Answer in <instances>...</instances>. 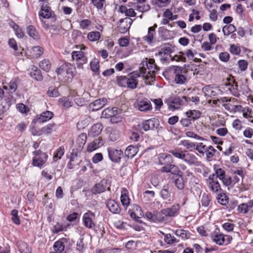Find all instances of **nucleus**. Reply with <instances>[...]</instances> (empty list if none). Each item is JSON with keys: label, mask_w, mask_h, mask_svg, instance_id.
<instances>
[{"label": "nucleus", "mask_w": 253, "mask_h": 253, "mask_svg": "<svg viewBox=\"0 0 253 253\" xmlns=\"http://www.w3.org/2000/svg\"><path fill=\"white\" fill-rule=\"evenodd\" d=\"M138 148L133 145L128 146L125 151V155L128 158H132L138 152Z\"/></svg>", "instance_id": "nucleus-28"}, {"label": "nucleus", "mask_w": 253, "mask_h": 253, "mask_svg": "<svg viewBox=\"0 0 253 253\" xmlns=\"http://www.w3.org/2000/svg\"><path fill=\"white\" fill-rule=\"evenodd\" d=\"M95 214L90 211L84 213L83 217L84 225L87 228L92 229L95 227V223L94 221Z\"/></svg>", "instance_id": "nucleus-9"}, {"label": "nucleus", "mask_w": 253, "mask_h": 253, "mask_svg": "<svg viewBox=\"0 0 253 253\" xmlns=\"http://www.w3.org/2000/svg\"><path fill=\"white\" fill-rule=\"evenodd\" d=\"M162 171L163 172H170L171 174L175 175V176L182 173L177 166L171 164H170L167 166H164L162 168Z\"/></svg>", "instance_id": "nucleus-16"}, {"label": "nucleus", "mask_w": 253, "mask_h": 253, "mask_svg": "<svg viewBox=\"0 0 253 253\" xmlns=\"http://www.w3.org/2000/svg\"><path fill=\"white\" fill-rule=\"evenodd\" d=\"M103 126L100 123H96L93 125L89 131V135L92 136H98L102 131Z\"/></svg>", "instance_id": "nucleus-25"}, {"label": "nucleus", "mask_w": 253, "mask_h": 253, "mask_svg": "<svg viewBox=\"0 0 253 253\" xmlns=\"http://www.w3.org/2000/svg\"><path fill=\"white\" fill-rule=\"evenodd\" d=\"M3 87L4 89L8 90L11 93L15 92L17 88V80L15 79L12 80L6 85H3Z\"/></svg>", "instance_id": "nucleus-29"}, {"label": "nucleus", "mask_w": 253, "mask_h": 253, "mask_svg": "<svg viewBox=\"0 0 253 253\" xmlns=\"http://www.w3.org/2000/svg\"><path fill=\"white\" fill-rule=\"evenodd\" d=\"M100 38V34L98 31L90 32L87 35V39L91 42L97 41L99 40Z\"/></svg>", "instance_id": "nucleus-43"}, {"label": "nucleus", "mask_w": 253, "mask_h": 253, "mask_svg": "<svg viewBox=\"0 0 253 253\" xmlns=\"http://www.w3.org/2000/svg\"><path fill=\"white\" fill-rule=\"evenodd\" d=\"M132 19L128 17L122 18L120 20L119 25L118 27V31L121 33H125L128 31L132 23Z\"/></svg>", "instance_id": "nucleus-11"}, {"label": "nucleus", "mask_w": 253, "mask_h": 253, "mask_svg": "<svg viewBox=\"0 0 253 253\" xmlns=\"http://www.w3.org/2000/svg\"><path fill=\"white\" fill-rule=\"evenodd\" d=\"M186 151H182L180 150H171L169 151L176 158L183 160Z\"/></svg>", "instance_id": "nucleus-46"}, {"label": "nucleus", "mask_w": 253, "mask_h": 253, "mask_svg": "<svg viewBox=\"0 0 253 253\" xmlns=\"http://www.w3.org/2000/svg\"><path fill=\"white\" fill-rule=\"evenodd\" d=\"M162 210L160 211H155V221L164 222L167 220V218L164 213H162Z\"/></svg>", "instance_id": "nucleus-45"}, {"label": "nucleus", "mask_w": 253, "mask_h": 253, "mask_svg": "<svg viewBox=\"0 0 253 253\" xmlns=\"http://www.w3.org/2000/svg\"><path fill=\"white\" fill-rule=\"evenodd\" d=\"M11 220L15 224L19 225L20 224V220L18 216V211L16 210H13L11 212Z\"/></svg>", "instance_id": "nucleus-58"}, {"label": "nucleus", "mask_w": 253, "mask_h": 253, "mask_svg": "<svg viewBox=\"0 0 253 253\" xmlns=\"http://www.w3.org/2000/svg\"><path fill=\"white\" fill-rule=\"evenodd\" d=\"M156 27L157 25L155 24L154 26L149 28L147 35L144 37V40L147 42L151 43L154 40V35L155 34V27Z\"/></svg>", "instance_id": "nucleus-31"}, {"label": "nucleus", "mask_w": 253, "mask_h": 253, "mask_svg": "<svg viewBox=\"0 0 253 253\" xmlns=\"http://www.w3.org/2000/svg\"><path fill=\"white\" fill-rule=\"evenodd\" d=\"M179 209V205L178 204H174L170 208H167L162 209V213H164L167 217H173L178 214Z\"/></svg>", "instance_id": "nucleus-13"}, {"label": "nucleus", "mask_w": 253, "mask_h": 253, "mask_svg": "<svg viewBox=\"0 0 253 253\" xmlns=\"http://www.w3.org/2000/svg\"><path fill=\"white\" fill-rule=\"evenodd\" d=\"M179 145H181L184 146L187 149L194 148L196 146V143L191 142L190 141L187 140L181 141Z\"/></svg>", "instance_id": "nucleus-62"}, {"label": "nucleus", "mask_w": 253, "mask_h": 253, "mask_svg": "<svg viewBox=\"0 0 253 253\" xmlns=\"http://www.w3.org/2000/svg\"><path fill=\"white\" fill-rule=\"evenodd\" d=\"M217 152L212 146H209L206 150L207 159L209 162L211 161L213 159V156Z\"/></svg>", "instance_id": "nucleus-36"}, {"label": "nucleus", "mask_w": 253, "mask_h": 253, "mask_svg": "<svg viewBox=\"0 0 253 253\" xmlns=\"http://www.w3.org/2000/svg\"><path fill=\"white\" fill-rule=\"evenodd\" d=\"M39 16L40 18L41 17L47 19L50 18L51 16V12L50 8L47 6H42L39 12Z\"/></svg>", "instance_id": "nucleus-37"}, {"label": "nucleus", "mask_w": 253, "mask_h": 253, "mask_svg": "<svg viewBox=\"0 0 253 253\" xmlns=\"http://www.w3.org/2000/svg\"><path fill=\"white\" fill-rule=\"evenodd\" d=\"M59 105L63 107L64 109H68L73 105L72 102L70 101L69 98L63 97L59 100Z\"/></svg>", "instance_id": "nucleus-41"}, {"label": "nucleus", "mask_w": 253, "mask_h": 253, "mask_svg": "<svg viewBox=\"0 0 253 253\" xmlns=\"http://www.w3.org/2000/svg\"><path fill=\"white\" fill-rule=\"evenodd\" d=\"M138 108L139 111H148L152 109V105L149 101L144 100L141 101L138 104Z\"/></svg>", "instance_id": "nucleus-40"}, {"label": "nucleus", "mask_w": 253, "mask_h": 253, "mask_svg": "<svg viewBox=\"0 0 253 253\" xmlns=\"http://www.w3.org/2000/svg\"><path fill=\"white\" fill-rule=\"evenodd\" d=\"M196 146V147L195 149L200 154H204V151L206 152V150L208 147L206 146V145H204L203 143H197Z\"/></svg>", "instance_id": "nucleus-64"}, {"label": "nucleus", "mask_w": 253, "mask_h": 253, "mask_svg": "<svg viewBox=\"0 0 253 253\" xmlns=\"http://www.w3.org/2000/svg\"><path fill=\"white\" fill-rule=\"evenodd\" d=\"M174 46L170 44H165L158 52L159 55L169 54L174 51Z\"/></svg>", "instance_id": "nucleus-30"}, {"label": "nucleus", "mask_w": 253, "mask_h": 253, "mask_svg": "<svg viewBox=\"0 0 253 253\" xmlns=\"http://www.w3.org/2000/svg\"><path fill=\"white\" fill-rule=\"evenodd\" d=\"M90 69L94 72L99 71V61L96 58H94L90 63Z\"/></svg>", "instance_id": "nucleus-55"}, {"label": "nucleus", "mask_w": 253, "mask_h": 253, "mask_svg": "<svg viewBox=\"0 0 253 253\" xmlns=\"http://www.w3.org/2000/svg\"><path fill=\"white\" fill-rule=\"evenodd\" d=\"M87 135L86 133H83L78 136L76 140V150L77 152L81 151L86 142Z\"/></svg>", "instance_id": "nucleus-22"}, {"label": "nucleus", "mask_w": 253, "mask_h": 253, "mask_svg": "<svg viewBox=\"0 0 253 253\" xmlns=\"http://www.w3.org/2000/svg\"><path fill=\"white\" fill-rule=\"evenodd\" d=\"M117 84L121 87H126L128 82V77L125 76L117 77Z\"/></svg>", "instance_id": "nucleus-44"}, {"label": "nucleus", "mask_w": 253, "mask_h": 253, "mask_svg": "<svg viewBox=\"0 0 253 253\" xmlns=\"http://www.w3.org/2000/svg\"><path fill=\"white\" fill-rule=\"evenodd\" d=\"M40 67L45 71H48L51 67V64L49 63V60L46 59H44L42 60L39 63Z\"/></svg>", "instance_id": "nucleus-48"}, {"label": "nucleus", "mask_w": 253, "mask_h": 253, "mask_svg": "<svg viewBox=\"0 0 253 253\" xmlns=\"http://www.w3.org/2000/svg\"><path fill=\"white\" fill-rule=\"evenodd\" d=\"M106 205L111 212L115 214L120 213L121 208L115 200L112 199L108 200L106 203Z\"/></svg>", "instance_id": "nucleus-18"}, {"label": "nucleus", "mask_w": 253, "mask_h": 253, "mask_svg": "<svg viewBox=\"0 0 253 253\" xmlns=\"http://www.w3.org/2000/svg\"><path fill=\"white\" fill-rule=\"evenodd\" d=\"M105 2V0H91V3L98 10L103 9Z\"/></svg>", "instance_id": "nucleus-57"}, {"label": "nucleus", "mask_w": 253, "mask_h": 253, "mask_svg": "<svg viewBox=\"0 0 253 253\" xmlns=\"http://www.w3.org/2000/svg\"><path fill=\"white\" fill-rule=\"evenodd\" d=\"M57 73L60 78L65 82H71L75 75V68L69 63H65L61 65L57 70Z\"/></svg>", "instance_id": "nucleus-1"}, {"label": "nucleus", "mask_w": 253, "mask_h": 253, "mask_svg": "<svg viewBox=\"0 0 253 253\" xmlns=\"http://www.w3.org/2000/svg\"><path fill=\"white\" fill-rule=\"evenodd\" d=\"M47 94L49 96L55 97L59 96V94L57 89L50 87L47 91Z\"/></svg>", "instance_id": "nucleus-63"}, {"label": "nucleus", "mask_w": 253, "mask_h": 253, "mask_svg": "<svg viewBox=\"0 0 253 253\" xmlns=\"http://www.w3.org/2000/svg\"><path fill=\"white\" fill-rule=\"evenodd\" d=\"M66 230V228L65 226L62 224L57 222L55 225H54L52 230V233L53 234H56L61 231H64Z\"/></svg>", "instance_id": "nucleus-50"}, {"label": "nucleus", "mask_w": 253, "mask_h": 253, "mask_svg": "<svg viewBox=\"0 0 253 253\" xmlns=\"http://www.w3.org/2000/svg\"><path fill=\"white\" fill-rule=\"evenodd\" d=\"M107 151L109 158L112 162L119 163L121 162V160L124 155L123 151L112 147H108Z\"/></svg>", "instance_id": "nucleus-7"}, {"label": "nucleus", "mask_w": 253, "mask_h": 253, "mask_svg": "<svg viewBox=\"0 0 253 253\" xmlns=\"http://www.w3.org/2000/svg\"><path fill=\"white\" fill-rule=\"evenodd\" d=\"M236 31V28L233 24H229L224 26L222 28V32L224 35L229 36L230 34Z\"/></svg>", "instance_id": "nucleus-42"}, {"label": "nucleus", "mask_w": 253, "mask_h": 253, "mask_svg": "<svg viewBox=\"0 0 253 253\" xmlns=\"http://www.w3.org/2000/svg\"><path fill=\"white\" fill-rule=\"evenodd\" d=\"M183 161L189 165H194L195 166H199L201 162L198 161L196 156L192 153H188L186 151Z\"/></svg>", "instance_id": "nucleus-15"}, {"label": "nucleus", "mask_w": 253, "mask_h": 253, "mask_svg": "<svg viewBox=\"0 0 253 253\" xmlns=\"http://www.w3.org/2000/svg\"><path fill=\"white\" fill-rule=\"evenodd\" d=\"M71 245L70 238L65 235V237L60 238L56 241L53 245V249L55 251L62 253L65 249H68Z\"/></svg>", "instance_id": "nucleus-6"}, {"label": "nucleus", "mask_w": 253, "mask_h": 253, "mask_svg": "<svg viewBox=\"0 0 253 253\" xmlns=\"http://www.w3.org/2000/svg\"><path fill=\"white\" fill-rule=\"evenodd\" d=\"M43 53V49L40 46H35L32 47L31 53L35 58H38L42 56Z\"/></svg>", "instance_id": "nucleus-38"}, {"label": "nucleus", "mask_w": 253, "mask_h": 253, "mask_svg": "<svg viewBox=\"0 0 253 253\" xmlns=\"http://www.w3.org/2000/svg\"><path fill=\"white\" fill-rule=\"evenodd\" d=\"M91 24V22L88 19H84L80 22V28L83 30H89V27Z\"/></svg>", "instance_id": "nucleus-59"}, {"label": "nucleus", "mask_w": 253, "mask_h": 253, "mask_svg": "<svg viewBox=\"0 0 253 253\" xmlns=\"http://www.w3.org/2000/svg\"><path fill=\"white\" fill-rule=\"evenodd\" d=\"M160 195L164 200H168L169 202L173 201L172 198H171V193L169 191V186L165 185L161 189Z\"/></svg>", "instance_id": "nucleus-23"}, {"label": "nucleus", "mask_w": 253, "mask_h": 253, "mask_svg": "<svg viewBox=\"0 0 253 253\" xmlns=\"http://www.w3.org/2000/svg\"><path fill=\"white\" fill-rule=\"evenodd\" d=\"M145 64L147 68L144 66L141 67L140 68V74L144 76L147 73V74L145 76V78L147 80H148L150 78H153L158 70V67L155 64L154 59H149L148 61L146 62Z\"/></svg>", "instance_id": "nucleus-2"}, {"label": "nucleus", "mask_w": 253, "mask_h": 253, "mask_svg": "<svg viewBox=\"0 0 253 253\" xmlns=\"http://www.w3.org/2000/svg\"><path fill=\"white\" fill-rule=\"evenodd\" d=\"M81 46L80 50L74 51L72 52V58L73 60L76 61L77 67L80 69H83V65L86 64L87 62V57L82 51L83 49H85L86 47L84 45H81Z\"/></svg>", "instance_id": "nucleus-3"}, {"label": "nucleus", "mask_w": 253, "mask_h": 253, "mask_svg": "<svg viewBox=\"0 0 253 253\" xmlns=\"http://www.w3.org/2000/svg\"><path fill=\"white\" fill-rule=\"evenodd\" d=\"M107 112H102L101 117L106 119H110V121L112 123H117L121 122L122 120V117L118 114V112H109L111 113L109 116H106Z\"/></svg>", "instance_id": "nucleus-20"}, {"label": "nucleus", "mask_w": 253, "mask_h": 253, "mask_svg": "<svg viewBox=\"0 0 253 253\" xmlns=\"http://www.w3.org/2000/svg\"><path fill=\"white\" fill-rule=\"evenodd\" d=\"M218 194L219 196L218 198V202L222 205H226L228 202V198L224 194L222 193V192Z\"/></svg>", "instance_id": "nucleus-60"}, {"label": "nucleus", "mask_w": 253, "mask_h": 253, "mask_svg": "<svg viewBox=\"0 0 253 253\" xmlns=\"http://www.w3.org/2000/svg\"><path fill=\"white\" fill-rule=\"evenodd\" d=\"M203 91L206 96L210 97H215L221 93L219 87L211 85H207L203 87Z\"/></svg>", "instance_id": "nucleus-12"}, {"label": "nucleus", "mask_w": 253, "mask_h": 253, "mask_svg": "<svg viewBox=\"0 0 253 253\" xmlns=\"http://www.w3.org/2000/svg\"><path fill=\"white\" fill-rule=\"evenodd\" d=\"M107 187V182L106 180L103 179L99 183H96L92 188L91 191L93 194H98L105 191Z\"/></svg>", "instance_id": "nucleus-19"}, {"label": "nucleus", "mask_w": 253, "mask_h": 253, "mask_svg": "<svg viewBox=\"0 0 253 253\" xmlns=\"http://www.w3.org/2000/svg\"><path fill=\"white\" fill-rule=\"evenodd\" d=\"M201 202L202 206L207 207L210 205L211 199L208 194L204 193L202 195Z\"/></svg>", "instance_id": "nucleus-49"}, {"label": "nucleus", "mask_w": 253, "mask_h": 253, "mask_svg": "<svg viewBox=\"0 0 253 253\" xmlns=\"http://www.w3.org/2000/svg\"><path fill=\"white\" fill-rule=\"evenodd\" d=\"M106 102L107 99L106 98L99 99L90 104L89 106L90 107H93L92 111H98L106 104Z\"/></svg>", "instance_id": "nucleus-24"}, {"label": "nucleus", "mask_w": 253, "mask_h": 253, "mask_svg": "<svg viewBox=\"0 0 253 253\" xmlns=\"http://www.w3.org/2000/svg\"><path fill=\"white\" fill-rule=\"evenodd\" d=\"M35 68V69H33V71L30 73L31 77L37 81H42L43 80V77L41 70L36 67Z\"/></svg>", "instance_id": "nucleus-39"}, {"label": "nucleus", "mask_w": 253, "mask_h": 253, "mask_svg": "<svg viewBox=\"0 0 253 253\" xmlns=\"http://www.w3.org/2000/svg\"><path fill=\"white\" fill-rule=\"evenodd\" d=\"M81 162V160H79L77 157V153L76 152L72 153L70 161L68 164V167L70 169L74 168L75 165H78Z\"/></svg>", "instance_id": "nucleus-27"}, {"label": "nucleus", "mask_w": 253, "mask_h": 253, "mask_svg": "<svg viewBox=\"0 0 253 253\" xmlns=\"http://www.w3.org/2000/svg\"><path fill=\"white\" fill-rule=\"evenodd\" d=\"M173 182L175 186L179 190L183 189L185 187V183L182 173L175 176Z\"/></svg>", "instance_id": "nucleus-26"}, {"label": "nucleus", "mask_w": 253, "mask_h": 253, "mask_svg": "<svg viewBox=\"0 0 253 253\" xmlns=\"http://www.w3.org/2000/svg\"><path fill=\"white\" fill-rule=\"evenodd\" d=\"M160 122L158 119L155 118L143 121L141 124L142 128L145 131L158 128L161 129L162 127H159Z\"/></svg>", "instance_id": "nucleus-8"}, {"label": "nucleus", "mask_w": 253, "mask_h": 253, "mask_svg": "<svg viewBox=\"0 0 253 253\" xmlns=\"http://www.w3.org/2000/svg\"><path fill=\"white\" fill-rule=\"evenodd\" d=\"M175 234L182 240L189 239L191 236V234L188 231L184 229H177L175 231Z\"/></svg>", "instance_id": "nucleus-33"}, {"label": "nucleus", "mask_w": 253, "mask_h": 253, "mask_svg": "<svg viewBox=\"0 0 253 253\" xmlns=\"http://www.w3.org/2000/svg\"><path fill=\"white\" fill-rule=\"evenodd\" d=\"M228 89L230 92L235 96H238L239 95V92L238 88V84L235 81H233L232 83H229L228 84Z\"/></svg>", "instance_id": "nucleus-35"}, {"label": "nucleus", "mask_w": 253, "mask_h": 253, "mask_svg": "<svg viewBox=\"0 0 253 253\" xmlns=\"http://www.w3.org/2000/svg\"><path fill=\"white\" fill-rule=\"evenodd\" d=\"M184 53L183 52H179L178 54H176L171 57V59L172 61H175L176 62L181 61L185 62L186 61V57L184 56Z\"/></svg>", "instance_id": "nucleus-53"}, {"label": "nucleus", "mask_w": 253, "mask_h": 253, "mask_svg": "<svg viewBox=\"0 0 253 253\" xmlns=\"http://www.w3.org/2000/svg\"><path fill=\"white\" fill-rule=\"evenodd\" d=\"M34 157L32 160V165L34 167L41 168L46 163L48 155L41 150H36L33 152Z\"/></svg>", "instance_id": "nucleus-4"}, {"label": "nucleus", "mask_w": 253, "mask_h": 253, "mask_svg": "<svg viewBox=\"0 0 253 253\" xmlns=\"http://www.w3.org/2000/svg\"><path fill=\"white\" fill-rule=\"evenodd\" d=\"M55 126L54 123L49 124L41 129L42 135L43 134H48L50 133Z\"/></svg>", "instance_id": "nucleus-56"}, {"label": "nucleus", "mask_w": 253, "mask_h": 253, "mask_svg": "<svg viewBox=\"0 0 253 253\" xmlns=\"http://www.w3.org/2000/svg\"><path fill=\"white\" fill-rule=\"evenodd\" d=\"M215 176L217 179L218 178L220 180L223 178L225 176V171L221 168H218L215 169Z\"/></svg>", "instance_id": "nucleus-61"}, {"label": "nucleus", "mask_w": 253, "mask_h": 253, "mask_svg": "<svg viewBox=\"0 0 253 253\" xmlns=\"http://www.w3.org/2000/svg\"><path fill=\"white\" fill-rule=\"evenodd\" d=\"M53 116L52 112H42L39 117L37 116L33 120L32 124H35L38 122L44 123L50 120Z\"/></svg>", "instance_id": "nucleus-14"}, {"label": "nucleus", "mask_w": 253, "mask_h": 253, "mask_svg": "<svg viewBox=\"0 0 253 253\" xmlns=\"http://www.w3.org/2000/svg\"><path fill=\"white\" fill-rule=\"evenodd\" d=\"M201 115V112H186V117L190 118L192 121L199 119Z\"/></svg>", "instance_id": "nucleus-47"}, {"label": "nucleus", "mask_w": 253, "mask_h": 253, "mask_svg": "<svg viewBox=\"0 0 253 253\" xmlns=\"http://www.w3.org/2000/svg\"><path fill=\"white\" fill-rule=\"evenodd\" d=\"M140 76V74L137 73H133L131 74L129 77H128V82L126 84V86L131 89H135L136 88L138 82L136 78Z\"/></svg>", "instance_id": "nucleus-21"}, {"label": "nucleus", "mask_w": 253, "mask_h": 253, "mask_svg": "<svg viewBox=\"0 0 253 253\" xmlns=\"http://www.w3.org/2000/svg\"><path fill=\"white\" fill-rule=\"evenodd\" d=\"M19 249L21 253H31V248L26 243H21L19 244Z\"/></svg>", "instance_id": "nucleus-51"}, {"label": "nucleus", "mask_w": 253, "mask_h": 253, "mask_svg": "<svg viewBox=\"0 0 253 253\" xmlns=\"http://www.w3.org/2000/svg\"><path fill=\"white\" fill-rule=\"evenodd\" d=\"M85 246L84 243V238H80L77 242L76 249L80 253H83L85 249Z\"/></svg>", "instance_id": "nucleus-52"}, {"label": "nucleus", "mask_w": 253, "mask_h": 253, "mask_svg": "<svg viewBox=\"0 0 253 253\" xmlns=\"http://www.w3.org/2000/svg\"><path fill=\"white\" fill-rule=\"evenodd\" d=\"M159 163L161 165H167L171 164L173 162L172 156L166 153H161L159 155Z\"/></svg>", "instance_id": "nucleus-17"}, {"label": "nucleus", "mask_w": 253, "mask_h": 253, "mask_svg": "<svg viewBox=\"0 0 253 253\" xmlns=\"http://www.w3.org/2000/svg\"><path fill=\"white\" fill-rule=\"evenodd\" d=\"M163 234L165 235L164 240L168 244H171L174 243L178 242V241L174 237H172L171 234H165L164 233H163Z\"/></svg>", "instance_id": "nucleus-54"}, {"label": "nucleus", "mask_w": 253, "mask_h": 253, "mask_svg": "<svg viewBox=\"0 0 253 253\" xmlns=\"http://www.w3.org/2000/svg\"><path fill=\"white\" fill-rule=\"evenodd\" d=\"M212 241L216 244L221 246L225 242V237L222 234H216L211 236Z\"/></svg>", "instance_id": "nucleus-32"}, {"label": "nucleus", "mask_w": 253, "mask_h": 253, "mask_svg": "<svg viewBox=\"0 0 253 253\" xmlns=\"http://www.w3.org/2000/svg\"><path fill=\"white\" fill-rule=\"evenodd\" d=\"M172 69L175 75L174 82L175 83L180 84H184L187 80L186 76L187 71L179 66H174Z\"/></svg>", "instance_id": "nucleus-5"}, {"label": "nucleus", "mask_w": 253, "mask_h": 253, "mask_svg": "<svg viewBox=\"0 0 253 253\" xmlns=\"http://www.w3.org/2000/svg\"><path fill=\"white\" fill-rule=\"evenodd\" d=\"M209 180L208 187L213 193L219 194L222 192L219 183L216 179L214 174L210 175Z\"/></svg>", "instance_id": "nucleus-10"}, {"label": "nucleus", "mask_w": 253, "mask_h": 253, "mask_svg": "<svg viewBox=\"0 0 253 253\" xmlns=\"http://www.w3.org/2000/svg\"><path fill=\"white\" fill-rule=\"evenodd\" d=\"M27 32L29 36L34 40H38L40 36L34 26L32 25L29 26L27 28Z\"/></svg>", "instance_id": "nucleus-34"}]
</instances>
